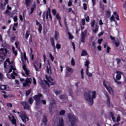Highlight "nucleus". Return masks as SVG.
<instances>
[{"instance_id":"nucleus-1","label":"nucleus","mask_w":126,"mask_h":126,"mask_svg":"<svg viewBox=\"0 0 126 126\" xmlns=\"http://www.w3.org/2000/svg\"><path fill=\"white\" fill-rule=\"evenodd\" d=\"M4 67L5 71L6 72L7 78L14 79L15 76H17V71L15 66L9 61V59H7L4 62Z\"/></svg>"},{"instance_id":"nucleus-2","label":"nucleus","mask_w":126,"mask_h":126,"mask_svg":"<svg viewBox=\"0 0 126 126\" xmlns=\"http://www.w3.org/2000/svg\"><path fill=\"white\" fill-rule=\"evenodd\" d=\"M84 98L86 101H88L91 105H93L94 99H96V91H94L92 92L89 91L84 94Z\"/></svg>"},{"instance_id":"nucleus-3","label":"nucleus","mask_w":126,"mask_h":126,"mask_svg":"<svg viewBox=\"0 0 126 126\" xmlns=\"http://www.w3.org/2000/svg\"><path fill=\"white\" fill-rule=\"evenodd\" d=\"M46 78L47 81H43L41 82L42 87H45L46 85L45 84L48 85V87H50V85H55V84H56L55 82H52L54 80L53 78H52V77L46 75Z\"/></svg>"},{"instance_id":"nucleus-4","label":"nucleus","mask_w":126,"mask_h":126,"mask_svg":"<svg viewBox=\"0 0 126 126\" xmlns=\"http://www.w3.org/2000/svg\"><path fill=\"white\" fill-rule=\"evenodd\" d=\"M21 61L23 63V69L24 70V71L25 72L27 76H28V75H29V70H28L27 67H26V64H25V63H26V62L28 63V60L26 58V53L25 52L24 53L23 56L21 57Z\"/></svg>"},{"instance_id":"nucleus-5","label":"nucleus","mask_w":126,"mask_h":126,"mask_svg":"<svg viewBox=\"0 0 126 126\" xmlns=\"http://www.w3.org/2000/svg\"><path fill=\"white\" fill-rule=\"evenodd\" d=\"M67 118L68 119V124L70 126H73L75 125V123H76V121H77V118L75 117V116H74L73 114H68Z\"/></svg>"},{"instance_id":"nucleus-6","label":"nucleus","mask_w":126,"mask_h":126,"mask_svg":"<svg viewBox=\"0 0 126 126\" xmlns=\"http://www.w3.org/2000/svg\"><path fill=\"white\" fill-rule=\"evenodd\" d=\"M17 114H18L19 117L21 118L23 123L25 124H26L27 121H29V118L26 116V114H25V112L23 111H22L20 113H19V112H17Z\"/></svg>"},{"instance_id":"nucleus-7","label":"nucleus","mask_w":126,"mask_h":126,"mask_svg":"<svg viewBox=\"0 0 126 126\" xmlns=\"http://www.w3.org/2000/svg\"><path fill=\"white\" fill-rule=\"evenodd\" d=\"M5 54H7V50L6 49H1L0 50V62L4 61Z\"/></svg>"},{"instance_id":"nucleus-8","label":"nucleus","mask_w":126,"mask_h":126,"mask_svg":"<svg viewBox=\"0 0 126 126\" xmlns=\"http://www.w3.org/2000/svg\"><path fill=\"white\" fill-rule=\"evenodd\" d=\"M103 86L105 87L106 90H107L109 93L111 95H114V91L113 90V89H112V88L111 87V86H110V85H107V84H106L105 81H103Z\"/></svg>"},{"instance_id":"nucleus-9","label":"nucleus","mask_w":126,"mask_h":126,"mask_svg":"<svg viewBox=\"0 0 126 126\" xmlns=\"http://www.w3.org/2000/svg\"><path fill=\"white\" fill-rule=\"evenodd\" d=\"M43 97V95L41 94H38L37 95L34 96L33 98L35 101V104L39 105L40 102H41V98Z\"/></svg>"},{"instance_id":"nucleus-10","label":"nucleus","mask_w":126,"mask_h":126,"mask_svg":"<svg viewBox=\"0 0 126 126\" xmlns=\"http://www.w3.org/2000/svg\"><path fill=\"white\" fill-rule=\"evenodd\" d=\"M33 65L36 71H40V69H41V67L42 66V63H41L40 61H37L33 63Z\"/></svg>"},{"instance_id":"nucleus-11","label":"nucleus","mask_w":126,"mask_h":126,"mask_svg":"<svg viewBox=\"0 0 126 126\" xmlns=\"http://www.w3.org/2000/svg\"><path fill=\"white\" fill-rule=\"evenodd\" d=\"M55 126H64V123L63 122V118L59 119L58 121L54 124Z\"/></svg>"},{"instance_id":"nucleus-12","label":"nucleus","mask_w":126,"mask_h":126,"mask_svg":"<svg viewBox=\"0 0 126 126\" xmlns=\"http://www.w3.org/2000/svg\"><path fill=\"white\" fill-rule=\"evenodd\" d=\"M32 79L31 78H27L25 82L23 84V85L24 87H27L31 85V81Z\"/></svg>"},{"instance_id":"nucleus-13","label":"nucleus","mask_w":126,"mask_h":126,"mask_svg":"<svg viewBox=\"0 0 126 126\" xmlns=\"http://www.w3.org/2000/svg\"><path fill=\"white\" fill-rule=\"evenodd\" d=\"M66 76H69L71 73L73 72V69L69 66H66Z\"/></svg>"},{"instance_id":"nucleus-14","label":"nucleus","mask_w":126,"mask_h":126,"mask_svg":"<svg viewBox=\"0 0 126 126\" xmlns=\"http://www.w3.org/2000/svg\"><path fill=\"white\" fill-rule=\"evenodd\" d=\"M87 35V32L86 31L82 32L81 42H82V43H85V41L84 40H85V38L86 37Z\"/></svg>"},{"instance_id":"nucleus-15","label":"nucleus","mask_w":126,"mask_h":126,"mask_svg":"<svg viewBox=\"0 0 126 126\" xmlns=\"http://www.w3.org/2000/svg\"><path fill=\"white\" fill-rule=\"evenodd\" d=\"M22 105H23L25 110H30V105H29L27 102L23 101L22 102Z\"/></svg>"},{"instance_id":"nucleus-16","label":"nucleus","mask_w":126,"mask_h":126,"mask_svg":"<svg viewBox=\"0 0 126 126\" xmlns=\"http://www.w3.org/2000/svg\"><path fill=\"white\" fill-rule=\"evenodd\" d=\"M36 25H38V30L39 32V33H42V30L43 29V28L42 27V25L38 22V20H36Z\"/></svg>"},{"instance_id":"nucleus-17","label":"nucleus","mask_w":126,"mask_h":126,"mask_svg":"<svg viewBox=\"0 0 126 126\" xmlns=\"http://www.w3.org/2000/svg\"><path fill=\"white\" fill-rule=\"evenodd\" d=\"M48 65L47 66L46 71L48 74H51L52 73V68L50 66V63L48 61Z\"/></svg>"},{"instance_id":"nucleus-18","label":"nucleus","mask_w":126,"mask_h":126,"mask_svg":"<svg viewBox=\"0 0 126 126\" xmlns=\"http://www.w3.org/2000/svg\"><path fill=\"white\" fill-rule=\"evenodd\" d=\"M9 119L13 125L16 126V120H15L14 116H12L11 117H9Z\"/></svg>"},{"instance_id":"nucleus-19","label":"nucleus","mask_w":126,"mask_h":126,"mask_svg":"<svg viewBox=\"0 0 126 126\" xmlns=\"http://www.w3.org/2000/svg\"><path fill=\"white\" fill-rule=\"evenodd\" d=\"M50 12V8H49L46 14V19H48L49 16V18L51 20H52V16L51 15V13Z\"/></svg>"},{"instance_id":"nucleus-20","label":"nucleus","mask_w":126,"mask_h":126,"mask_svg":"<svg viewBox=\"0 0 126 126\" xmlns=\"http://www.w3.org/2000/svg\"><path fill=\"white\" fill-rule=\"evenodd\" d=\"M0 90H6V91H8L9 90V88L7 86L4 85H1L0 86Z\"/></svg>"},{"instance_id":"nucleus-21","label":"nucleus","mask_w":126,"mask_h":126,"mask_svg":"<svg viewBox=\"0 0 126 126\" xmlns=\"http://www.w3.org/2000/svg\"><path fill=\"white\" fill-rule=\"evenodd\" d=\"M117 75L116 77V80H120L121 78H122V73L121 72H116Z\"/></svg>"},{"instance_id":"nucleus-22","label":"nucleus","mask_w":126,"mask_h":126,"mask_svg":"<svg viewBox=\"0 0 126 126\" xmlns=\"http://www.w3.org/2000/svg\"><path fill=\"white\" fill-rule=\"evenodd\" d=\"M51 45L54 48V51H56V46L55 45V40L54 38H51L50 39Z\"/></svg>"},{"instance_id":"nucleus-23","label":"nucleus","mask_w":126,"mask_h":126,"mask_svg":"<svg viewBox=\"0 0 126 126\" xmlns=\"http://www.w3.org/2000/svg\"><path fill=\"white\" fill-rule=\"evenodd\" d=\"M11 7L9 6V5H7V9L5 11V14H9V11L8 10H11Z\"/></svg>"},{"instance_id":"nucleus-24","label":"nucleus","mask_w":126,"mask_h":126,"mask_svg":"<svg viewBox=\"0 0 126 126\" xmlns=\"http://www.w3.org/2000/svg\"><path fill=\"white\" fill-rule=\"evenodd\" d=\"M99 30V26H97V25H95V28L94 30H93V33H94V34H96L97 32H98Z\"/></svg>"},{"instance_id":"nucleus-25","label":"nucleus","mask_w":126,"mask_h":126,"mask_svg":"<svg viewBox=\"0 0 126 126\" xmlns=\"http://www.w3.org/2000/svg\"><path fill=\"white\" fill-rule=\"evenodd\" d=\"M60 38V32H55V40H58Z\"/></svg>"},{"instance_id":"nucleus-26","label":"nucleus","mask_w":126,"mask_h":126,"mask_svg":"<svg viewBox=\"0 0 126 126\" xmlns=\"http://www.w3.org/2000/svg\"><path fill=\"white\" fill-rule=\"evenodd\" d=\"M106 97L107 98V105L110 107V97H109V95H108V94H105Z\"/></svg>"},{"instance_id":"nucleus-27","label":"nucleus","mask_w":126,"mask_h":126,"mask_svg":"<svg viewBox=\"0 0 126 126\" xmlns=\"http://www.w3.org/2000/svg\"><path fill=\"white\" fill-rule=\"evenodd\" d=\"M31 0H26L25 3L27 6H29V5H30V4L32 2Z\"/></svg>"},{"instance_id":"nucleus-28","label":"nucleus","mask_w":126,"mask_h":126,"mask_svg":"<svg viewBox=\"0 0 126 126\" xmlns=\"http://www.w3.org/2000/svg\"><path fill=\"white\" fill-rule=\"evenodd\" d=\"M30 35V32H29V31H27L25 34L26 39H28V37H29Z\"/></svg>"},{"instance_id":"nucleus-29","label":"nucleus","mask_w":126,"mask_h":126,"mask_svg":"<svg viewBox=\"0 0 126 126\" xmlns=\"http://www.w3.org/2000/svg\"><path fill=\"white\" fill-rule=\"evenodd\" d=\"M35 8H36V7L35 6H34L33 7H32L31 12H29V15H31V14H32V13H33V11H34V10H35Z\"/></svg>"},{"instance_id":"nucleus-30","label":"nucleus","mask_w":126,"mask_h":126,"mask_svg":"<svg viewBox=\"0 0 126 126\" xmlns=\"http://www.w3.org/2000/svg\"><path fill=\"white\" fill-rule=\"evenodd\" d=\"M57 19H58L59 20V21H61V20H62V18H61V16H60V14H59V13H57L56 15H55Z\"/></svg>"},{"instance_id":"nucleus-31","label":"nucleus","mask_w":126,"mask_h":126,"mask_svg":"<svg viewBox=\"0 0 126 126\" xmlns=\"http://www.w3.org/2000/svg\"><path fill=\"white\" fill-rule=\"evenodd\" d=\"M81 56H84V57H85V56H87V52H86V51H85V50H82Z\"/></svg>"},{"instance_id":"nucleus-32","label":"nucleus","mask_w":126,"mask_h":126,"mask_svg":"<svg viewBox=\"0 0 126 126\" xmlns=\"http://www.w3.org/2000/svg\"><path fill=\"white\" fill-rule=\"evenodd\" d=\"M95 20H93L91 23V27H92V28H94L95 26Z\"/></svg>"},{"instance_id":"nucleus-33","label":"nucleus","mask_w":126,"mask_h":126,"mask_svg":"<svg viewBox=\"0 0 126 126\" xmlns=\"http://www.w3.org/2000/svg\"><path fill=\"white\" fill-rule=\"evenodd\" d=\"M5 5H6V4L4 3V4H2V3H1V7H0V9L1 10H4L5 8Z\"/></svg>"},{"instance_id":"nucleus-34","label":"nucleus","mask_w":126,"mask_h":126,"mask_svg":"<svg viewBox=\"0 0 126 126\" xmlns=\"http://www.w3.org/2000/svg\"><path fill=\"white\" fill-rule=\"evenodd\" d=\"M110 115L111 117L112 120L113 121V122H116V118H115L114 117V114H113V113L110 112Z\"/></svg>"},{"instance_id":"nucleus-35","label":"nucleus","mask_w":126,"mask_h":126,"mask_svg":"<svg viewBox=\"0 0 126 126\" xmlns=\"http://www.w3.org/2000/svg\"><path fill=\"white\" fill-rule=\"evenodd\" d=\"M113 43H114V44H115L116 47H118L120 46V41H118L117 42L113 41Z\"/></svg>"},{"instance_id":"nucleus-36","label":"nucleus","mask_w":126,"mask_h":126,"mask_svg":"<svg viewBox=\"0 0 126 126\" xmlns=\"http://www.w3.org/2000/svg\"><path fill=\"white\" fill-rule=\"evenodd\" d=\"M33 99H32V98H30L29 100L28 101V102L29 103V104H30V105H32V104H33Z\"/></svg>"},{"instance_id":"nucleus-37","label":"nucleus","mask_w":126,"mask_h":126,"mask_svg":"<svg viewBox=\"0 0 126 126\" xmlns=\"http://www.w3.org/2000/svg\"><path fill=\"white\" fill-rule=\"evenodd\" d=\"M12 50L13 53L15 55V56H17V51H15L14 47H12Z\"/></svg>"},{"instance_id":"nucleus-38","label":"nucleus","mask_w":126,"mask_h":126,"mask_svg":"<svg viewBox=\"0 0 126 126\" xmlns=\"http://www.w3.org/2000/svg\"><path fill=\"white\" fill-rule=\"evenodd\" d=\"M106 13L107 17L109 18V17L111 16V12H110L109 10H107Z\"/></svg>"},{"instance_id":"nucleus-39","label":"nucleus","mask_w":126,"mask_h":126,"mask_svg":"<svg viewBox=\"0 0 126 126\" xmlns=\"http://www.w3.org/2000/svg\"><path fill=\"white\" fill-rule=\"evenodd\" d=\"M52 12L54 16H56V15H57V10H56V9H52Z\"/></svg>"},{"instance_id":"nucleus-40","label":"nucleus","mask_w":126,"mask_h":126,"mask_svg":"<svg viewBox=\"0 0 126 126\" xmlns=\"http://www.w3.org/2000/svg\"><path fill=\"white\" fill-rule=\"evenodd\" d=\"M114 14L115 16L116 19H117V20H119V15H118V13H117V12H114Z\"/></svg>"},{"instance_id":"nucleus-41","label":"nucleus","mask_w":126,"mask_h":126,"mask_svg":"<svg viewBox=\"0 0 126 126\" xmlns=\"http://www.w3.org/2000/svg\"><path fill=\"white\" fill-rule=\"evenodd\" d=\"M65 114V111L62 110L60 112V116H63Z\"/></svg>"},{"instance_id":"nucleus-42","label":"nucleus","mask_w":126,"mask_h":126,"mask_svg":"<svg viewBox=\"0 0 126 126\" xmlns=\"http://www.w3.org/2000/svg\"><path fill=\"white\" fill-rule=\"evenodd\" d=\"M71 65H73V66H74V65H75V61H74V59H71Z\"/></svg>"},{"instance_id":"nucleus-43","label":"nucleus","mask_w":126,"mask_h":126,"mask_svg":"<svg viewBox=\"0 0 126 126\" xmlns=\"http://www.w3.org/2000/svg\"><path fill=\"white\" fill-rule=\"evenodd\" d=\"M66 98V96L65 95H61L60 96V99L63 100V99Z\"/></svg>"},{"instance_id":"nucleus-44","label":"nucleus","mask_w":126,"mask_h":126,"mask_svg":"<svg viewBox=\"0 0 126 126\" xmlns=\"http://www.w3.org/2000/svg\"><path fill=\"white\" fill-rule=\"evenodd\" d=\"M90 63V62L88 61H86V63H85V66L87 67H89V64Z\"/></svg>"},{"instance_id":"nucleus-45","label":"nucleus","mask_w":126,"mask_h":126,"mask_svg":"<svg viewBox=\"0 0 126 126\" xmlns=\"http://www.w3.org/2000/svg\"><path fill=\"white\" fill-rule=\"evenodd\" d=\"M115 60L117 62V64H120V63H121V59H119V58H116L115 59Z\"/></svg>"},{"instance_id":"nucleus-46","label":"nucleus","mask_w":126,"mask_h":126,"mask_svg":"<svg viewBox=\"0 0 126 126\" xmlns=\"http://www.w3.org/2000/svg\"><path fill=\"white\" fill-rule=\"evenodd\" d=\"M47 117L45 116L43 117V122L44 123V124L46 125L47 124Z\"/></svg>"},{"instance_id":"nucleus-47","label":"nucleus","mask_w":126,"mask_h":126,"mask_svg":"<svg viewBox=\"0 0 126 126\" xmlns=\"http://www.w3.org/2000/svg\"><path fill=\"white\" fill-rule=\"evenodd\" d=\"M68 38L69 39H70L71 40L73 39V36H72V35H71V34H70V33L68 32Z\"/></svg>"},{"instance_id":"nucleus-48","label":"nucleus","mask_w":126,"mask_h":126,"mask_svg":"<svg viewBox=\"0 0 126 126\" xmlns=\"http://www.w3.org/2000/svg\"><path fill=\"white\" fill-rule=\"evenodd\" d=\"M83 5L84 10H87V4L83 3Z\"/></svg>"},{"instance_id":"nucleus-49","label":"nucleus","mask_w":126,"mask_h":126,"mask_svg":"<svg viewBox=\"0 0 126 126\" xmlns=\"http://www.w3.org/2000/svg\"><path fill=\"white\" fill-rule=\"evenodd\" d=\"M110 22H113V21H115V17L114 16H112L110 18Z\"/></svg>"},{"instance_id":"nucleus-50","label":"nucleus","mask_w":126,"mask_h":126,"mask_svg":"<svg viewBox=\"0 0 126 126\" xmlns=\"http://www.w3.org/2000/svg\"><path fill=\"white\" fill-rule=\"evenodd\" d=\"M30 93H31V90H29L27 91H26V96H28V95H29V94H30Z\"/></svg>"},{"instance_id":"nucleus-51","label":"nucleus","mask_w":126,"mask_h":126,"mask_svg":"<svg viewBox=\"0 0 126 126\" xmlns=\"http://www.w3.org/2000/svg\"><path fill=\"white\" fill-rule=\"evenodd\" d=\"M15 45L16 46V48H17V49H18V50H19V47H18V46L19 45V42H15Z\"/></svg>"},{"instance_id":"nucleus-52","label":"nucleus","mask_w":126,"mask_h":126,"mask_svg":"<svg viewBox=\"0 0 126 126\" xmlns=\"http://www.w3.org/2000/svg\"><path fill=\"white\" fill-rule=\"evenodd\" d=\"M115 82L117 83V84H122V82L121 81H118V80L116 79L115 78L114 79Z\"/></svg>"},{"instance_id":"nucleus-53","label":"nucleus","mask_w":126,"mask_h":126,"mask_svg":"<svg viewBox=\"0 0 126 126\" xmlns=\"http://www.w3.org/2000/svg\"><path fill=\"white\" fill-rule=\"evenodd\" d=\"M120 121H121V116L120 115H118L116 122H117V123H119V122H120Z\"/></svg>"},{"instance_id":"nucleus-54","label":"nucleus","mask_w":126,"mask_h":126,"mask_svg":"<svg viewBox=\"0 0 126 126\" xmlns=\"http://www.w3.org/2000/svg\"><path fill=\"white\" fill-rule=\"evenodd\" d=\"M62 46L61 45V44L57 43L56 44V48L59 49H61Z\"/></svg>"},{"instance_id":"nucleus-55","label":"nucleus","mask_w":126,"mask_h":126,"mask_svg":"<svg viewBox=\"0 0 126 126\" xmlns=\"http://www.w3.org/2000/svg\"><path fill=\"white\" fill-rule=\"evenodd\" d=\"M49 57L50 59H51L52 62H54V58L53 57V55H52V54H49Z\"/></svg>"},{"instance_id":"nucleus-56","label":"nucleus","mask_w":126,"mask_h":126,"mask_svg":"<svg viewBox=\"0 0 126 126\" xmlns=\"http://www.w3.org/2000/svg\"><path fill=\"white\" fill-rule=\"evenodd\" d=\"M86 74L87 75H88V76H89V77H91V76H92V73L89 72H86Z\"/></svg>"},{"instance_id":"nucleus-57","label":"nucleus","mask_w":126,"mask_h":126,"mask_svg":"<svg viewBox=\"0 0 126 126\" xmlns=\"http://www.w3.org/2000/svg\"><path fill=\"white\" fill-rule=\"evenodd\" d=\"M4 77H3V75L2 74V73H0V79L1 80H2V79H3Z\"/></svg>"},{"instance_id":"nucleus-58","label":"nucleus","mask_w":126,"mask_h":126,"mask_svg":"<svg viewBox=\"0 0 126 126\" xmlns=\"http://www.w3.org/2000/svg\"><path fill=\"white\" fill-rule=\"evenodd\" d=\"M85 19L87 21V22H89V20H90V19L89 18V16H87L85 17Z\"/></svg>"},{"instance_id":"nucleus-59","label":"nucleus","mask_w":126,"mask_h":126,"mask_svg":"<svg viewBox=\"0 0 126 126\" xmlns=\"http://www.w3.org/2000/svg\"><path fill=\"white\" fill-rule=\"evenodd\" d=\"M110 50H111V48H110V47L107 46V53H108V54H109V53H110Z\"/></svg>"},{"instance_id":"nucleus-60","label":"nucleus","mask_w":126,"mask_h":126,"mask_svg":"<svg viewBox=\"0 0 126 126\" xmlns=\"http://www.w3.org/2000/svg\"><path fill=\"white\" fill-rule=\"evenodd\" d=\"M103 41V39H99L98 40V43L100 44H101V43Z\"/></svg>"},{"instance_id":"nucleus-61","label":"nucleus","mask_w":126,"mask_h":126,"mask_svg":"<svg viewBox=\"0 0 126 126\" xmlns=\"http://www.w3.org/2000/svg\"><path fill=\"white\" fill-rule=\"evenodd\" d=\"M82 25H85V19H82Z\"/></svg>"},{"instance_id":"nucleus-62","label":"nucleus","mask_w":126,"mask_h":126,"mask_svg":"<svg viewBox=\"0 0 126 126\" xmlns=\"http://www.w3.org/2000/svg\"><path fill=\"white\" fill-rule=\"evenodd\" d=\"M103 34H104L103 32H101L98 34V37H101V36L103 35Z\"/></svg>"},{"instance_id":"nucleus-63","label":"nucleus","mask_w":126,"mask_h":126,"mask_svg":"<svg viewBox=\"0 0 126 126\" xmlns=\"http://www.w3.org/2000/svg\"><path fill=\"white\" fill-rule=\"evenodd\" d=\"M72 5V2L71 1H69L68 2V6H71Z\"/></svg>"},{"instance_id":"nucleus-64","label":"nucleus","mask_w":126,"mask_h":126,"mask_svg":"<svg viewBox=\"0 0 126 126\" xmlns=\"http://www.w3.org/2000/svg\"><path fill=\"white\" fill-rule=\"evenodd\" d=\"M13 20L14 22H16L17 21V17L14 16L13 18Z\"/></svg>"}]
</instances>
